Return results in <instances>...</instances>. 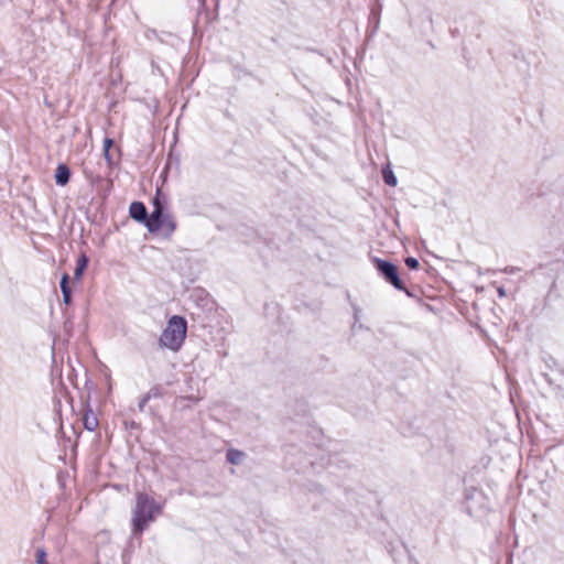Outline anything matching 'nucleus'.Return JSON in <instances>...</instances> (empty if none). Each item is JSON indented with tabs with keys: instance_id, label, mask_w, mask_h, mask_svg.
<instances>
[{
	"instance_id": "f257e3e1",
	"label": "nucleus",
	"mask_w": 564,
	"mask_h": 564,
	"mask_svg": "<svg viewBox=\"0 0 564 564\" xmlns=\"http://www.w3.org/2000/svg\"><path fill=\"white\" fill-rule=\"evenodd\" d=\"M162 510V505L158 503L153 498L144 492L137 495L135 507L133 510L132 523L133 532L142 533L143 530L152 522L158 513Z\"/></svg>"
},
{
	"instance_id": "f03ea898",
	"label": "nucleus",
	"mask_w": 564,
	"mask_h": 564,
	"mask_svg": "<svg viewBox=\"0 0 564 564\" xmlns=\"http://www.w3.org/2000/svg\"><path fill=\"white\" fill-rule=\"evenodd\" d=\"M187 322L183 316L174 315L163 329L159 344L162 348L178 351L186 338Z\"/></svg>"
},
{
	"instance_id": "7ed1b4c3",
	"label": "nucleus",
	"mask_w": 564,
	"mask_h": 564,
	"mask_svg": "<svg viewBox=\"0 0 564 564\" xmlns=\"http://www.w3.org/2000/svg\"><path fill=\"white\" fill-rule=\"evenodd\" d=\"M145 227L150 232L160 231L163 237L170 238L175 231L176 223L170 214L163 212L158 199H154V209Z\"/></svg>"
},
{
	"instance_id": "20e7f679",
	"label": "nucleus",
	"mask_w": 564,
	"mask_h": 564,
	"mask_svg": "<svg viewBox=\"0 0 564 564\" xmlns=\"http://www.w3.org/2000/svg\"><path fill=\"white\" fill-rule=\"evenodd\" d=\"M372 263L378 271L379 275L397 290H405L403 281L400 279L398 268L395 264L388 260L375 257Z\"/></svg>"
},
{
	"instance_id": "39448f33",
	"label": "nucleus",
	"mask_w": 564,
	"mask_h": 564,
	"mask_svg": "<svg viewBox=\"0 0 564 564\" xmlns=\"http://www.w3.org/2000/svg\"><path fill=\"white\" fill-rule=\"evenodd\" d=\"M129 213L131 218L143 224H148L150 215L148 214L147 207L141 202H133L130 204Z\"/></svg>"
},
{
	"instance_id": "423d86ee",
	"label": "nucleus",
	"mask_w": 564,
	"mask_h": 564,
	"mask_svg": "<svg viewBox=\"0 0 564 564\" xmlns=\"http://www.w3.org/2000/svg\"><path fill=\"white\" fill-rule=\"evenodd\" d=\"M70 171L66 164H58L55 171V181L57 185L64 186L69 182Z\"/></svg>"
},
{
	"instance_id": "0eeeda50",
	"label": "nucleus",
	"mask_w": 564,
	"mask_h": 564,
	"mask_svg": "<svg viewBox=\"0 0 564 564\" xmlns=\"http://www.w3.org/2000/svg\"><path fill=\"white\" fill-rule=\"evenodd\" d=\"M162 395L161 393V390L159 387H153L151 388L139 401V404H138V408L140 411H143L147 403L151 400V399H158Z\"/></svg>"
},
{
	"instance_id": "6e6552de",
	"label": "nucleus",
	"mask_w": 564,
	"mask_h": 564,
	"mask_svg": "<svg viewBox=\"0 0 564 564\" xmlns=\"http://www.w3.org/2000/svg\"><path fill=\"white\" fill-rule=\"evenodd\" d=\"M245 456L246 455L243 452L236 449V448L228 449L227 454H226L227 462L232 465H240L242 463Z\"/></svg>"
},
{
	"instance_id": "1a4fd4ad",
	"label": "nucleus",
	"mask_w": 564,
	"mask_h": 564,
	"mask_svg": "<svg viewBox=\"0 0 564 564\" xmlns=\"http://www.w3.org/2000/svg\"><path fill=\"white\" fill-rule=\"evenodd\" d=\"M83 421H84V427L89 432L95 431L98 426V420H97L96 415L93 413V411L86 412L83 417Z\"/></svg>"
},
{
	"instance_id": "9d476101",
	"label": "nucleus",
	"mask_w": 564,
	"mask_h": 564,
	"mask_svg": "<svg viewBox=\"0 0 564 564\" xmlns=\"http://www.w3.org/2000/svg\"><path fill=\"white\" fill-rule=\"evenodd\" d=\"M382 176H383L386 184H388L389 186L397 185V177H395L393 171L389 166L383 167Z\"/></svg>"
},
{
	"instance_id": "9b49d317",
	"label": "nucleus",
	"mask_w": 564,
	"mask_h": 564,
	"mask_svg": "<svg viewBox=\"0 0 564 564\" xmlns=\"http://www.w3.org/2000/svg\"><path fill=\"white\" fill-rule=\"evenodd\" d=\"M46 557L47 553L44 547H37L35 550L34 558L36 564H48Z\"/></svg>"
},
{
	"instance_id": "f8f14e48",
	"label": "nucleus",
	"mask_w": 564,
	"mask_h": 564,
	"mask_svg": "<svg viewBox=\"0 0 564 564\" xmlns=\"http://www.w3.org/2000/svg\"><path fill=\"white\" fill-rule=\"evenodd\" d=\"M112 139L106 138L104 140V156L109 164H111L110 148L112 147Z\"/></svg>"
},
{
	"instance_id": "ddd939ff",
	"label": "nucleus",
	"mask_w": 564,
	"mask_h": 564,
	"mask_svg": "<svg viewBox=\"0 0 564 564\" xmlns=\"http://www.w3.org/2000/svg\"><path fill=\"white\" fill-rule=\"evenodd\" d=\"M87 265V259L85 257H82L78 259L77 267L74 273L75 279H79L83 274L84 269Z\"/></svg>"
},
{
	"instance_id": "4468645a",
	"label": "nucleus",
	"mask_w": 564,
	"mask_h": 564,
	"mask_svg": "<svg viewBox=\"0 0 564 564\" xmlns=\"http://www.w3.org/2000/svg\"><path fill=\"white\" fill-rule=\"evenodd\" d=\"M404 262L410 269H417L420 267L419 260L414 257L405 258Z\"/></svg>"
},
{
	"instance_id": "2eb2a0df",
	"label": "nucleus",
	"mask_w": 564,
	"mask_h": 564,
	"mask_svg": "<svg viewBox=\"0 0 564 564\" xmlns=\"http://www.w3.org/2000/svg\"><path fill=\"white\" fill-rule=\"evenodd\" d=\"M68 281H69V275L67 273H64L62 275L61 283H59L62 292L70 290V288L68 285Z\"/></svg>"
},
{
	"instance_id": "dca6fc26",
	"label": "nucleus",
	"mask_w": 564,
	"mask_h": 564,
	"mask_svg": "<svg viewBox=\"0 0 564 564\" xmlns=\"http://www.w3.org/2000/svg\"><path fill=\"white\" fill-rule=\"evenodd\" d=\"M62 294H63V302H64L65 304H69V303H70V301H72V292H70V290H68V291H63V292H62Z\"/></svg>"
},
{
	"instance_id": "f3484780",
	"label": "nucleus",
	"mask_w": 564,
	"mask_h": 564,
	"mask_svg": "<svg viewBox=\"0 0 564 564\" xmlns=\"http://www.w3.org/2000/svg\"><path fill=\"white\" fill-rule=\"evenodd\" d=\"M497 292H498L499 297H505L506 296V290L502 286H499L497 289Z\"/></svg>"
},
{
	"instance_id": "a211bd4d",
	"label": "nucleus",
	"mask_w": 564,
	"mask_h": 564,
	"mask_svg": "<svg viewBox=\"0 0 564 564\" xmlns=\"http://www.w3.org/2000/svg\"><path fill=\"white\" fill-rule=\"evenodd\" d=\"M517 270H518L517 268H513V267H512V268H506L503 271H505L506 273H516V272H517Z\"/></svg>"
},
{
	"instance_id": "6ab92c4d",
	"label": "nucleus",
	"mask_w": 564,
	"mask_h": 564,
	"mask_svg": "<svg viewBox=\"0 0 564 564\" xmlns=\"http://www.w3.org/2000/svg\"><path fill=\"white\" fill-rule=\"evenodd\" d=\"M403 291L405 292V294H406L408 296H410V297H412V296H413L412 292H411L410 290H408L406 288H405V290H403Z\"/></svg>"
}]
</instances>
